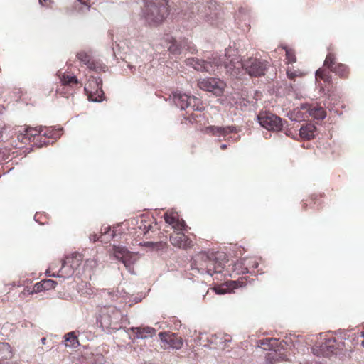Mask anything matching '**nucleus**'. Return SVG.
Listing matches in <instances>:
<instances>
[{
  "mask_svg": "<svg viewBox=\"0 0 364 364\" xmlns=\"http://www.w3.org/2000/svg\"><path fill=\"white\" fill-rule=\"evenodd\" d=\"M331 72L339 76L341 78H348L350 74L349 68L343 63H337L334 68H332Z\"/></svg>",
  "mask_w": 364,
  "mask_h": 364,
  "instance_id": "c756f323",
  "label": "nucleus"
},
{
  "mask_svg": "<svg viewBox=\"0 0 364 364\" xmlns=\"http://www.w3.org/2000/svg\"><path fill=\"white\" fill-rule=\"evenodd\" d=\"M173 100L175 105L181 109L190 108L193 111H203L204 106L200 98L190 96L181 92L173 93Z\"/></svg>",
  "mask_w": 364,
  "mask_h": 364,
  "instance_id": "7ed1b4c3",
  "label": "nucleus"
},
{
  "mask_svg": "<svg viewBox=\"0 0 364 364\" xmlns=\"http://www.w3.org/2000/svg\"><path fill=\"white\" fill-rule=\"evenodd\" d=\"M287 77L291 80H294L297 76L296 72L289 70H287Z\"/></svg>",
  "mask_w": 364,
  "mask_h": 364,
  "instance_id": "79ce46f5",
  "label": "nucleus"
},
{
  "mask_svg": "<svg viewBox=\"0 0 364 364\" xmlns=\"http://www.w3.org/2000/svg\"><path fill=\"white\" fill-rule=\"evenodd\" d=\"M249 272V269L247 267H245V270L242 271V273H246V272Z\"/></svg>",
  "mask_w": 364,
  "mask_h": 364,
  "instance_id": "8fccbe9b",
  "label": "nucleus"
},
{
  "mask_svg": "<svg viewBox=\"0 0 364 364\" xmlns=\"http://www.w3.org/2000/svg\"><path fill=\"white\" fill-rule=\"evenodd\" d=\"M262 127L271 131H280L282 128V119L270 112H260L257 116Z\"/></svg>",
  "mask_w": 364,
  "mask_h": 364,
  "instance_id": "1a4fd4ad",
  "label": "nucleus"
},
{
  "mask_svg": "<svg viewBox=\"0 0 364 364\" xmlns=\"http://www.w3.org/2000/svg\"><path fill=\"white\" fill-rule=\"evenodd\" d=\"M50 2V0H39V4L43 6H49Z\"/></svg>",
  "mask_w": 364,
  "mask_h": 364,
  "instance_id": "37998d69",
  "label": "nucleus"
},
{
  "mask_svg": "<svg viewBox=\"0 0 364 364\" xmlns=\"http://www.w3.org/2000/svg\"><path fill=\"white\" fill-rule=\"evenodd\" d=\"M114 255L124 264L130 273L134 274V264L135 259L130 252L124 247L114 246Z\"/></svg>",
  "mask_w": 364,
  "mask_h": 364,
  "instance_id": "4468645a",
  "label": "nucleus"
},
{
  "mask_svg": "<svg viewBox=\"0 0 364 364\" xmlns=\"http://www.w3.org/2000/svg\"><path fill=\"white\" fill-rule=\"evenodd\" d=\"M207 132L211 133L213 135L225 136L230 133L237 132V129L235 126H227L224 127L210 126L207 127Z\"/></svg>",
  "mask_w": 364,
  "mask_h": 364,
  "instance_id": "b1692460",
  "label": "nucleus"
},
{
  "mask_svg": "<svg viewBox=\"0 0 364 364\" xmlns=\"http://www.w3.org/2000/svg\"><path fill=\"white\" fill-rule=\"evenodd\" d=\"M146 221L141 220V223L139 226V229L143 231L144 235H146L149 232V231L151 229L152 225L151 223H149L147 225L146 224Z\"/></svg>",
  "mask_w": 364,
  "mask_h": 364,
  "instance_id": "58836bf2",
  "label": "nucleus"
},
{
  "mask_svg": "<svg viewBox=\"0 0 364 364\" xmlns=\"http://www.w3.org/2000/svg\"><path fill=\"white\" fill-rule=\"evenodd\" d=\"M361 336H363L364 338V331L361 332ZM363 347L364 348V340L362 341V343H361Z\"/></svg>",
  "mask_w": 364,
  "mask_h": 364,
  "instance_id": "49530a36",
  "label": "nucleus"
},
{
  "mask_svg": "<svg viewBox=\"0 0 364 364\" xmlns=\"http://www.w3.org/2000/svg\"><path fill=\"white\" fill-rule=\"evenodd\" d=\"M11 357V346L6 343H0V360H7Z\"/></svg>",
  "mask_w": 364,
  "mask_h": 364,
  "instance_id": "473e14b6",
  "label": "nucleus"
},
{
  "mask_svg": "<svg viewBox=\"0 0 364 364\" xmlns=\"http://www.w3.org/2000/svg\"><path fill=\"white\" fill-rule=\"evenodd\" d=\"M58 75L61 85L57 89L56 92L66 97L73 95L74 88L79 84L77 77L74 75H70L65 73L60 72H58Z\"/></svg>",
  "mask_w": 364,
  "mask_h": 364,
  "instance_id": "0eeeda50",
  "label": "nucleus"
},
{
  "mask_svg": "<svg viewBox=\"0 0 364 364\" xmlns=\"http://www.w3.org/2000/svg\"><path fill=\"white\" fill-rule=\"evenodd\" d=\"M171 243L177 247L187 250L193 246V241L184 233L175 232L170 235Z\"/></svg>",
  "mask_w": 364,
  "mask_h": 364,
  "instance_id": "dca6fc26",
  "label": "nucleus"
},
{
  "mask_svg": "<svg viewBox=\"0 0 364 364\" xmlns=\"http://www.w3.org/2000/svg\"><path fill=\"white\" fill-rule=\"evenodd\" d=\"M33 291H36V292L46 291V289H44V286L43 285V282L42 281L40 282L36 283L34 285Z\"/></svg>",
  "mask_w": 364,
  "mask_h": 364,
  "instance_id": "a19ab883",
  "label": "nucleus"
},
{
  "mask_svg": "<svg viewBox=\"0 0 364 364\" xmlns=\"http://www.w3.org/2000/svg\"><path fill=\"white\" fill-rule=\"evenodd\" d=\"M316 78H320L323 81H328L330 80V75L328 72L320 68L316 73Z\"/></svg>",
  "mask_w": 364,
  "mask_h": 364,
  "instance_id": "4c0bfd02",
  "label": "nucleus"
},
{
  "mask_svg": "<svg viewBox=\"0 0 364 364\" xmlns=\"http://www.w3.org/2000/svg\"><path fill=\"white\" fill-rule=\"evenodd\" d=\"M316 127L313 124H306L299 130L300 136L307 140L313 139L315 136Z\"/></svg>",
  "mask_w": 364,
  "mask_h": 364,
  "instance_id": "c85d7f7f",
  "label": "nucleus"
},
{
  "mask_svg": "<svg viewBox=\"0 0 364 364\" xmlns=\"http://www.w3.org/2000/svg\"><path fill=\"white\" fill-rule=\"evenodd\" d=\"M247 263V260L245 259L244 262H242V264H245Z\"/></svg>",
  "mask_w": 364,
  "mask_h": 364,
  "instance_id": "5fc2aeb1",
  "label": "nucleus"
},
{
  "mask_svg": "<svg viewBox=\"0 0 364 364\" xmlns=\"http://www.w3.org/2000/svg\"><path fill=\"white\" fill-rule=\"evenodd\" d=\"M209 262L208 252H201L196 254L192 259L191 269L197 271L199 274H205L206 272L212 271L208 268Z\"/></svg>",
  "mask_w": 364,
  "mask_h": 364,
  "instance_id": "ddd939ff",
  "label": "nucleus"
},
{
  "mask_svg": "<svg viewBox=\"0 0 364 364\" xmlns=\"http://www.w3.org/2000/svg\"><path fill=\"white\" fill-rule=\"evenodd\" d=\"M336 56L333 53H328L324 61V66L332 70V68H334L336 65Z\"/></svg>",
  "mask_w": 364,
  "mask_h": 364,
  "instance_id": "72a5a7b5",
  "label": "nucleus"
},
{
  "mask_svg": "<svg viewBox=\"0 0 364 364\" xmlns=\"http://www.w3.org/2000/svg\"><path fill=\"white\" fill-rule=\"evenodd\" d=\"M83 259V257L78 252H73L71 255L67 256L65 259V264H68L73 269H77L81 264Z\"/></svg>",
  "mask_w": 364,
  "mask_h": 364,
  "instance_id": "cd10ccee",
  "label": "nucleus"
},
{
  "mask_svg": "<svg viewBox=\"0 0 364 364\" xmlns=\"http://www.w3.org/2000/svg\"><path fill=\"white\" fill-rule=\"evenodd\" d=\"M257 265H258L257 263H255V264L253 265V267L256 268V267H257Z\"/></svg>",
  "mask_w": 364,
  "mask_h": 364,
  "instance_id": "864d4df0",
  "label": "nucleus"
},
{
  "mask_svg": "<svg viewBox=\"0 0 364 364\" xmlns=\"http://www.w3.org/2000/svg\"><path fill=\"white\" fill-rule=\"evenodd\" d=\"M110 231H111L110 227L105 228V232H104V234H102L101 235V237H102L103 236H106L107 235H109V232H110Z\"/></svg>",
  "mask_w": 364,
  "mask_h": 364,
  "instance_id": "c03bdc74",
  "label": "nucleus"
},
{
  "mask_svg": "<svg viewBox=\"0 0 364 364\" xmlns=\"http://www.w3.org/2000/svg\"><path fill=\"white\" fill-rule=\"evenodd\" d=\"M63 129H55L53 127H41V139L37 142V147H42L53 143L62 135Z\"/></svg>",
  "mask_w": 364,
  "mask_h": 364,
  "instance_id": "9b49d317",
  "label": "nucleus"
},
{
  "mask_svg": "<svg viewBox=\"0 0 364 364\" xmlns=\"http://www.w3.org/2000/svg\"><path fill=\"white\" fill-rule=\"evenodd\" d=\"M284 343L287 346H289V339L287 338L285 341H279L278 339L274 338H267L264 339H261L257 341L258 346L262 348L264 350H272L274 349H276L279 346H282V348L285 350L287 352L288 350H291V346L289 348H284V345L282 343Z\"/></svg>",
  "mask_w": 364,
  "mask_h": 364,
  "instance_id": "f3484780",
  "label": "nucleus"
},
{
  "mask_svg": "<svg viewBox=\"0 0 364 364\" xmlns=\"http://www.w3.org/2000/svg\"><path fill=\"white\" fill-rule=\"evenodd\" d=\"M283 49H284L286 52V60H287V63H295L296 61V58L294 51L292 49H289L286 46H284Z\"/></svg>",
  "mask_w": 364,
  "mask_h": 364,
  "instance_id": "e433bc0d",
  "label": "nucleus"
},
{
  "mask_svg": "<svg viewBox=\"0 0 364 364\" xmlns=\"http://www.w3.org/2000/svg\"><path fill=\"white\" fill-rule=\"evenodd\" d=\"M41 134V127H28L25 129L24 132L21 134L19 137L21 141L24 143L33 142L34 146H37V142L39 141V139H41V136H40Z\"/></svg>",
  "mask_w": 364,
  "mask_h": 364,
  "instance_id": "a211bd4d",
  "label": "nucleus"
},
{
  "mask_svg": "<svg viewBox=\"0 0 364 364\" xmlns=\"http://www.w3.org/2000/svg\"><path fill=\"white\" fill-rule=\"evenodd\" d=\"M187 65H191L193 68L200 72L212 73L219 66L222 65V61L220 58H214L213 61H205L197 58H191L186 60Z\"/></svg>",
  "mask_w": 364,
  "mask_h": 364,
  "instance_id": "39448f33",
  "label": "nucleus"
},
{
  "mask_svg": "<svg viewBox=\"0 0 364 364\" xmlns=\"http://www.w3.org/2000/svg\"><path fill=\"white\" fill-rule=\"evenodd\" d=\"M164 218L166 223L171 225L172 228L177 231L183 230L186 226L184 220L180 218L177 213L166 212Z\"/></svg>",
  "mask_w": 364,
  "mask_h": 364,
  "instance_id": "6ab92c4d",
  "label": "nucleus"
},
{
  "mask_svg": "<svg viewBox=\"0 0 364 364\" xmlns=\"http://www.w3.org/2000/svg\"><path fill=\"white\" fill-rule=\"evenodd\" d=\"M287 356V353H281L277 349H274L266 354L265 360L267 364H274L279 361L288 360Z\"/></svg>",
  "mask_w": 364,
  "mask_h": 364,
  "instance_id": "393cba45",
  "label": "nucleus"
},
{
  "mask_svg": "<svg viewBox=\"0 0 364 364\" xmlns=\"http://www.w3.org/2000/svg\"><path fill=\"white\" fill-rule=\"evenodd\" d=\"M220 148H221V149H225L227 148V145L226 144H222Z\"/></svg>",
  "mask_w": 364,
  "mask_h": 364,
  "instance_id": "de8ad7c7",
  "label": "nucleus"
},
{
  "mask_svg": "<svg viewBox=\"0 0 364 364\" xmlns=\"http://www.w3.org/2000/svg\"><path fill=\"white\" fill-rule=\"evenodd\" d=\"M4 129L3 127H0V140L2 139Z\"/></svg>",
  "mask_w": 364,
  "mask_h": 364,
  "instance_id": "a18cd8bd",
  "label": "nucleus"
},
{
  "mask_svg": "<svg viewBox=\"0 0 364 364\" xmlns=\"http://www.w3.org/2000/svg\"><path fill=\"white\" fill-rule=\"evenodd\" d=\"M227 60L224 62V65L227 68L228 72H230L231 73L234 72L235 70H240V68H244L243 63L240 56L237 55H234V56L229 59L230 55L226 54Z\"/></svg>",
  "mask_w": 364,
  "mask_h": 364,
  "instance_id": "4be33fe9",
  "label": "nucleus"
},
{
  "mask_svg": "<svg viewBox=\"0 0 364 364\" xmlns=\"http://www.w3.org/2000/svg\"><path fill=\"white\" fill-rule=\"evenodd\" d=\"M144 15L149 24L158 25L169 14L168 0H144Z\"/></svg>",
  "mask_w": 364,
  "mask_h": 364,
  "instance_id": "f257e3e1",
  "label": "nucleus"
},
{
  "mask_svg": "<svg viewBox=\"0 0 364 364\" xmlns=\"http://www.w3.org/2000/svg\"><path fill=\"white\" fill-rule=\"evenodd\" d=\"M78 60L86 65L90 70L95 71H100L102 69V65L97 61H95L92 56L85 51H80L77 54Z\"/></svg>",
  "mask_w": 364,
  "mask_h": 364,
  "instance_id": "aec40b11",
  "label": "nucleus"
},
{
  "mask_svg": "<svg viewBox=\"0 0 364 364\" xmlns=\"http://www.w3.org/2000/svg\"><path fill=\"white\" fill-rule=\"evenodd\" d=\"M4 109V107L3 106L0 105V112H1Z\"/></svg>",
  "mask_w": 364,
  "mask_h": 364,
  "instance_id": "603ef678",
  "label": "nucleus"
},
{
  "mask_svg": "<svg viewBox=\"0 0 364 364\" xmlns=\"http://www.w3.org/2000/svg\"><path fill=\"white\" fill-rule=\"evenodd\" d=\"M167 41L171 44L168 50L170 53L174 55L180 54L183 49H186V50L194 53L196 51L195 46L189 42L186 39H183L180 41H177L175 38L171 37L167 39Z\"/></svg>",
  "mask_w": 364,
  "mask_h": 364,
  "instance_id": "2eb2a0df",
  "label": "nucleus"
},
{
  "mask_svg": "<svg viewBox=\"0 0 364 364\" xmlns=\"http://www.w3.org/2000/svg\"><path fill=\"white\" fill-rule=\"evenodd\" d=\"M344 349V343L338 341L331 333L321 335L320 341L311 348L314 355L324 357L337 355Z\"/></svg>",
  "mask_w": 364,
  "mask_h": 364,
  "instance_id": "f03ea898",
  "label": "nucleus"
},
{
  "mask_svg": "<svg viewBox=\"0 0 364 364\" xmlns=\"http://www.w3.org/2000/svg\"><path fill=\"white\" fill-rule=\"evenodd\" d=\"M58 266H56L57 267ZM55 267H54V264L50 266L47 270H46V275L49 277H70L72 276L74 273L75 269L72 268L68 264H65V261H63L61 263V268L58 270V273L51 272L52 269H54Z\"/></svg>",
  "mask_w": 364,
  "mask_h": 364,
  "instance_id": "412c9836",
  "label": "nucleus"
},
{
  "mask_svg": "<svg viewBox=\"0 0 364 364\" xmlns=\"http://www.w3.org/2000/svg\"><path fill=\"white\" fill-rule=\"evenodd\" d=\"M64 338L66 346L75 348L80 346L77 336L74 331L66 333Z\"/></svg>",
  "mask_w": 364,
  "mask_h": 364,
  "instance_id": "7c9ffc66",
  "label": "nucleus"
},
{
  "mask_svg": "<svg viewBox=\"0 0 364 364\" xmlns=\"http://www.w3.org/2000/svg\"><path fill=\"white\" fill-rule=\"evenodd\" d=\"M242 282L240 280L237 281H230L229 282H227L225 284H223L222 286H218L215 287L213 288L214 291L218 294H224L227 292H228L230 290H232L234 289L237 288L239 286H242Z\"/></svg>",
  "mask_w": 364,
  "mask_h": 364,
  "instance_id": "a878e982",
  "label": "nucleus"
},
{
  "mask_svg": "<svg viewBox=\"0 0 364 364\" xmlns=\"http://www.w3.org/2000/svg\"><path fill=\"white\" fill-rule=\"evenodd\" d=\"M42 282L46 290L54 289L57 284V282L53 279H44Z\"/></svg>",
  "mask_w": 364,
  "mask_h": 364,
  "instance_id": "ea45409f",
  "label": "nucleus"
},
{
  "mask_svg": "<svg viewBox=\"0 0 364 364\" xmlns=\"http://www.w3.org/2000/svg\"><path fill=\"white\" fill-rule=\"evenodd\" d=\"M303 209L304 210L306 209V203H304V204H303Z\"/></svg>",
  "mask_w": 364,
  "mask_h": 364,
  "instance_id": "3c124183",
  "label": "nucleus"
},
{
  "mask_svg": "<svg viewBox=\"0 0 364 364\" xmlns=\"http://www.w3.org/2000/svg\"><path fill=\"white\" fill-rule=\"evenodd\" d=\"M114 237V234H113V231H112V233L110 234V235L109 237H107V240H109V238H112Z\"/></svg>",
  "mask_w": 364,
  "mask_h": 364,
  "instance_id": "09e8293b",
  "label": "nucleus"
},
{
  "mask_svg": "<svg viewBox=\"0 0 364 364\" xmlns=\"http://www.w3.org/2000/svg\"><path fill=\"white\" fill-rule=\"evenodd\" d=\"M159 337L162 343L161 348L164 349H176L182 348L183 341L177 334L170 331H163L159 333Z\"/></svg>",
  "mask_w": 364,
  "mask_h": 364,
  "instance_id": "9d476101",
  "label": "nucleus"
},
{
  "mask_svg": "<svg viewBox=\"0 0 364 364\" xmlns=\"http://www.w3.org/2000/svg\"><path fill=\"white\" fill-rule=\"evenodd\" d=\"M45 340H46V338H43L42 339V342H44V341H45Z\"/></svg>",
  "mask_w": 364,
  "mask_h": 364,
  "instance_id": "6e6d98bb",
  "label": "nucleus"
},
{
  "mask_svg": "<svg viewBox=\"0 0 364 364\" xmlns=\"http://www.w3.org/2000/svg\"><path fill=\"white\" fill-rule=\"evenodd\" d=\"M97 262L95 258L87 259L84 264V270L92 272L97 267Z\"/></svg>",
  "mask_w": 364,
  "mask_h": 364,
  "instance_id": "c9c22d12",
  "label": "nucleus"
},
{
  "mask_svg": "<svg viewBox=\"0 0 364 364\" xmlns=\"http://www.w3.org/2000/svg\"><path fill=\"white\" fill-rule=\"evenodd\" d=\"M198 85L201 90L212 92L216 96L222 95L226 86L224 81L215 77L199 80Z\"/></svg>",
  "mask_w": 364,
  "mask_h": 364,
  "instance_id": "20e7f679",
  "label": "nucleus"
},
{
  "mask_svg": "<svg viewBox=\"0 0 364 364\" xmlns=\"http://www.w3.org/2000/svg\"><path fill=\"white\" fill-rule=\"evenodd\" d=\"M267 65V61L255 58H250L245 60L243 63L244 69L247 73L255 77L264 75Z\"/></svg>",
  "mask_w": 364,
  "mask_h": 364,
  "instance_id": "6e6552de",
  "label": "nucleus"
},
{
  "mask_svg": "<svg viewBox=\"0 0 364 364\" xmlns=\"http://www.w3.org/2000/svg\"><path fill=\"white\" fill-rule=\"evenodd\" d=\"M133 331L135 333L137 338H149L154 336L156 333V330L151 327H136L133 328Z\"/></svg>",
  "mask_w": 364,
  "mask_h": 364,
  "instance_id": "bb28decb",
  "label": "nucleus"
},
{
  "mask_svg": "<svg viewBox=\"0 0 364 364\" xmlns=\"http://www.w3.org/2000/svg\"><path fill=\"white\" fill-rule=\"evenodd\" d=\"M231 336L224 333H215L212 335L210 338V341L211 343L218 346L222 349L226 348L228 346V343L231 342Z\"/></svg>",
  "mask_w": 364,
  "mask_h": 364,
  "instance_id": "5701e85b",
  "label": "nucleus"
},
{
  "mask_svg": "<svg viewBox=\"0 0 364 364\" xmlns=\"http://www.w3.org/2000/svg\"><path fill=\"white\" fill-rule=\"evenodd\" d=\"M85 91L91 101L101 102L104 99L102 81L98 78L90 77L85 86Z\"/></svg>",
  "mask_w": 364,
  "mask_h": 364,
  "instance_id": "423d86ee",
  "label": "nucleus"
},
{
  "mask_svg": "<svg viewBox=\"0 0 364 364\" xmlns=\"http://www.w3.org/2000/svg\"><path fill=\"white\" fill-rule=\"evenodd\" d=\"M209 262H208V268L212 271L206 272L209 275L221 273L225 267V255L223 252H208Z\"/></svg>",
  "mask_w": 364,
  "mask_h": 364,
  "instance_id": "f8f14e48",
  "label": "nucleus"
},
{
  "mask_svg": "<svg viewBox=\"0 0 364 364\" xmlns=\"http://www.w3.org/2000/svg\"><path fill=\"white\" fill-rule=\"evenodd\" d=\"M199 112L193 113L191 112L188 114V116H186L184 119L186 120H188L191 123H195L200 121L201 118H203V115L201 114L202 111H198Z\"/></svg>",
  "mask_w": 364,
  "mask_h": 364,
  "instance_id": "f704fd0d",
  "label": "nucleus"
},
{
  "mask_svg": "<svg viewBox=\"0 0 364 364\" xmlns=\"http://www.w3.org/2000/svg\"><path fill=\"white\" fill-rule=\"evenodd\" d=\"M309 114L317 119H323L326 117V110L321 107L313 106L309 109Z\"/></svg>",
  "mask_w": 364,
  "mask_h": 364,
  "instance_id": "2f4dec72",
  "label": "nucleus"
}]
</instances>
